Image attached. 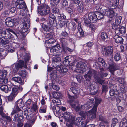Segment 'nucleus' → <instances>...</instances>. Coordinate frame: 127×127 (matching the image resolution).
I'll list each match as a JSON object with an SVG mask.
<instances>
[{"instance_id":"obj_6","label":"nucleus","mask_w":127,"mask_h":127,"mask_svg":"<svg viewBox=\"0 0 127 127\" xmlns=\"http://www.w3.org/2000/svg\"><path fill=\"white\" fill-rule=\"evenodd\" d=\"M70 91L75 95V96H71L69 93H68V97L69 98L71 99L77 98L78 97V95L80 92V90L79 89L74 87L71 88L70 89Z\"/></svg>"},{"instance_id":"obj_51","label":"nucleus","mask_w":127,"mask_h":127,"mask_svg":"<svg viewBox=\"0 0 127 127\" xmlns=\"http://www.w3.org/2000/svg\"><path fill=\"white\" fill-rule=\"evenodd\" d=\"M118 122V120L116 118H115L113 119H112V123L111 125V127H114Z\"/></svg>"},{"instance_id":"obj_30","label":"nucleus","mask_w":127,"mask_h":127,"mask_svg":"<svg viewBox=\"0 0 127 127\" xmlns=\"http://www.w3.org/2000/svg\"><path fill=\"white\" fill-rule=\"evenodd\" d=\"M95 104L93 107L94 109H96L99 104L101 102V99L100 98H95Z\"/></svg>"},{"instance_id":"obj_53","label":"nucleus","mask_w":127,"mask_h":127,"mask_svg":"<svg viewBox=\"0 0 127 127\" xmlns=\"http://www.w3.org/2000/svg\"><path fill=\"white\" fill-rule=\"evenodd\" d=\"M120 54L119 53H116L114 56V59L116 61H118L121 59Z\"/></svg>"},{"instance_id":"obj_62","label":"nucleus","mask_w":127,"mask_h":127,"mask_svg":"<svg viewBox=\"0 0 127 127\" xmlns=\"http://www.w3.org/2000/svg\"><path fill=\"white\" fill-rule=\"evenodd\" d=\"M7 54V53H5V51H4L3 53H1L0 52V58L1 59L5 58Z\"/></svg>"},{"instance_id":"obj_47","label":"nucleus","mask_w":127,"mask_h":127,"mask_svg":"<svg viewBox=\"0 0 127 127\" xmlns=\"http://www.w3.org/2000/svg\"><path fill=\"white\" fill-rule=\"evenodd\" d=\"M56 41L55 39L52 37L48 39V40H46V43H47L48 44H51L53 43Z\"/></svg>"},{"instance_id":"obj_1","label":"nucleus","mask_w":127,"mask_h":127,"mask_svg":"<svg viewBox=\"0 0 127 127\" xmlns=\"http://www.w3.org/2000/svg\"><path fill=\"white\" fill-rule=\"evenodd\" d=\"M38 13L41 16H45L50 12L49 7L46 4L43 3L38 6Z\"/></svg>"},{"instance_id":"obj_18","label":"nucleus","mask_w":127,"mask_h":127,"mask_svg":"<svg viewBox=\"0 0 127 127\" xmlns=\"http://www.w3.org/2000/svg\"><path fill=\"white\" fill-rule=\"evenodd\" d=\"M23 88L21 86L18 87L17 86H15L12 88L11 93L16 95H17L20 90L22 91Z\"/></svg>"},{"instance_id":"obj_31","label":"nucleus","mask_w":127,"mask_h":127,"mask_svg":"<svg viewBox=\"0 0 127 127\" xmlns=\"http://www.w3.org/2000/svg\"><path fill=\"white\" fill-rule=\"evenodd\" d=\"M53 97L56 98H59L61 97L62 95L59 92H54L52 93Z\"/></svg>"},{"instance_id":"obj_42","label":"nucleus","mask_w":127,"mask_h":127,"mask_svg":"<svg viewBox=\"0 0 127 127\" xmlns=\"http://www.w3.org/2000/svg\"><path fill=\"white\" fill-rule=\"evenodd\" d=\"M52 109L53 111L56 112L57 113H60V107L58 106H53Z\"/></svg>"},{"instance_id":"obj_63","label":"nucleus","mask_w":127,"mask_h":127,"mask_svg":"<svg viewBox=\"0 0 127 127\" xmlns=\"http://www.w3.org/2000/svg\"><path fill=\"white\" fill-rule=\"evenodd\" d=\"M45 38H48V39L50 38L53 37V33L51 32L47 33L45 35Z\"/></svg>"},{"instance_id":"obj_35","label":"nucleus","mask_w":127,"mask_h":127,"mask_svg":"<svg viewBox=\"0 0 127 127\" xmlns=\"http://www.w3.org/2000/svg\"><path fill=\"white\" fill-rule=\"evenodd\" d=\"M49 17L50 19H51L52 20L50 19L49 21H54V24L56 25V17H55L54 14L52 13H50L49 15Z\"/></svg>"},{"instance_id":"obj_21","label":"nucleus","mask_w":127,"mask_h":127,"mask_svg":"<svg viewBox=\"0 0 127 127\" xmlns=\"http://www.w3.org/2000/svg\"><path fill=\"white\" fill-rule=\"evenodd\" d=\"M77 27V25L75 23L72 22L69 24L68 28L70 30H71L73 32L74 34L75 33L74 32L76 30Z\"/></svg>"},{"instance_id":"obj_43","label":"nucleus","mask_w":127,"mask_h":127,"mask_svg":"<svg viewBox=\"0 0 127 127\" xmlns=\"http://www.w3.org/2000/svg\"><path fill=\"white\" fill-rule=\"evenodd\" d=\"M16 96V95L11 93L7 97L8 100L9 101H12L14 100Z\"/></svg>"},{"instance_id":"obj_11","label":"nucleus","mask_w":127,"mask_h":127,"mask_svg":"<svg viewBox=\"0 0 127 127\" xmlns=\"http://www.w3.org/2000/svg\"><path fill=\"white\" fill-rule=\"evenodd\" d=\"M51 53L52 54V55L56 57L60 56L61 54L60 49L57 46H53L50 49Z\"/></svg>"},{"instance_id":"obj_24","label":"nucleus","mask_w":127,"mask_h":127,"mask_svg":"<svg viewBox=\"0 0 127 127\" xmlns=\"http://www.w3.org/2000/svg\"><path fill=\"white\" fill-rule=\"evenodd\" d=\"M0 89L2 91L7 93L11 91V88L10 87H8L6 85H2L0 87Z\"/></svg>"},{"instance_id":"obj_27","label":"nucleus","mask_w":127,"mask_h":127,"mask_svg":"<svg viewBox=\"0 0 127 127\" xmlns=\"http://www.w3.org/2000/svg\"><path fill=\"white\" fill-rule=\"evenodd\" d=\"M99 69L100 71L99 72L98 74H97V75H99V76H100L102 78L106 77L108 75V74L104 71L103 68H100Z\"/></svg>"},{"instance_id":"obj_19","label":"nucleus","mask_w":127,"mask_h":127,"mask_svg":"<svg viewBox=\"0 0 127 127\" xmlns=\"http://www.w3.org/2000/svg\"><path fill=\"white\" fill-rule=\"evenodd\" d=\"M88 17L90 20L93 22H95L97 20L96 16L95 13L94 12L90 13L88 15Z\"/></svg>"},{"instance_id":"obj_41","label":"nucleus","mask_w":127,"mask_h":127,"mask_svg":"<svg viewBox=\"0 0 127 127\" xmlns=\"http://www.w3.org/2000/svg\"><path fill=\"white\" fill-rule=\"evenodd\" d=\"M60 39L61 41L62 46L63 48H64L66 45V39L65 38L62 37L60 38Z\"/></svg>"},{"instance_id":"obj_33","label":"nucleus","mask_w":127,"mask_h":127,"mask_svg":"<svg viewBox=\"0 0 127 127\" xmlns=\"http://www.w3.org/2000/svg\"><path fill=\"white\" fill-rule=\"evenodd\" d=\"M89 121V120L86 121H83V122H79L76 123V125L78 127H84Z\"/></svg>"},{"instance_id":"obj_54","label":"nucleus","mask_w":127,"mask_h":127,"mask_svg":"<svg viewBox=\"0 0 127 127\" xmlns=\"http://www.w3.org/2000/svg\"><path fill=\"white\" fill-rule=\"evenodd\" d=\"M26 71H20L19 72V75L21 76L25 77H26Z\"/></svg>"},{"instance_id":"obj_4","label":"nucleus","mask_w":127,"mask_h":127,"mask_svg":"<svg viewBox=\"0 0 127 127\" xmlns=\"http://www.w3.org/2000/svg\"><path fill=\"white\" fill-rule=\"evenodd\" d=\"M7 71L5 70H0V83L5 84L8 82V80L6 77Z\"/></svg>"},{"instance_id":"obj_44","label":"nucleus","mask_w":127,"mask_h":127,"mask_svg":"<svg viewBox=\"0 0 127 127\" xmlns=\"http://www.w3.org/2000/svg\"><path fill=\"white\" fill-rule=\"evenodd\" d=\"M122 19V17L119 16L117 17L116 18L115 23L117 25H120Z\"/></svg>"},{"instance_id":"obj_16","label":"nucleus","mask_w":127,"mask_h":127,"mask_svg":"<svg viewBox=\"0 0 127 127\" xmlns=\"http://www.w3.org/2000/svg\"><path fill=\"white\" fill-rule=\"evenodd\" d=\"M97 72L94 70L92 69L89 71L88 73L85 75L84 77L86 79L89 80L93 75H97Z\"/></svg>"},{"instance_id":"obj_8","label":"nucleus","mask_w":127,"mask_h":127,"mask_svg":"<svg viewBox=\"0 0 127 127\" xmlns=\"http://www.w3.org/2000/svg\"><path fill=\"white\" fill-rule=\"evenodd\" d=\"M103 15L107 16L109 17L111 19L116 15V13L114 12L112 10L107 9H104L103 10Z\"/></svg>"},{"instance_id":"obj_10","label":"nucleus","mask_w":127,"mask_h":127,"mask_svg":"<svg viewBox=\"0 0 127 127\" xmlns=\"http://www.w3.org/2000/svg\"><path fill=\"white\" fill-rule=\"evenodd\" d=\"M78 32L76 34L74 33V35L78 38H81L84 36V32L83 31L81 23H78L77 27Z\"/></svg>"},{"instance_id":"obj_23","label":"nucleus","mask_w":127,"mask_h":127,"mask_svg":"<svg viewBox=\"0 0 127 127\" xmlns=\"http://www.w3.org/2000/svg\"><path fill=\"white\" fill-rule=\"evenodd\" d=\"M57 69L58 70H59L60 73L63 74H64L67 72L68 70V69L64 67L61 65L57 67Z\"/></svg>"},{"instance_id":"obj_39","label":"nucleus","mask_w":127,"mask_h":127,"mask_svg":"<svg viewBox=\"0 0 127 127\" xmlns=\"http://www.w3.org/2000/svg\"><path fill=\"white\" fill-rule=\"evenodd\" d=\"M119 28L118 31V33L117 34H119L120 33L122 34L125 33L126 30L125 28L124 27L120 26Z\"/></svg>"},{"instance_id":"obj_38","label":"nucleus","mask_w":127,"mask_h":127,"mask_svg":"<svg viewBox=\"0 0 127 127\" xmlns=\"http://www.w3.org/2000/svg\"><path fill=\"white\" fill-rule=\"evenodd\" d=\"M60 1V0H50L51 6H57Z\"/></svg>"},{"instance_id":"obj_13","label":"nucleus","mask_w":127,"mask_h":127,"mask_svg":"<svg viewBox=\"0 0 127 127\" xmlns=\"http://www.w3.org/2000/svg\"><path fill=\"white\" fill-rule=\"evenodd\" d=\"M16 22V19L8 18L6 20L5 23L6 25L8 26L11 27L14 26V23Z\"/></svg>"},{"instance_id":"obj_48","label":"nucleus","mask_w":127,"mask_h":127,"mask_svg":"<svg viewBox=\"0 0 127 127\" xmlns=\"http://www.w3.org/2000/svg\"><path fill=\"white\" fill-rule=\"evenodd\" d=\"M86 121L85 120H84L83 118L81 117H78L75 120V123L79 122H83V121Z\"/></svg>"},{"instance_id":"obj_2","label":"nucleus","mask_w":127,"mask_h":127,"mask_svg":"<svg viewBox=\"0 0 127 127\" xmlns=\"http://www.w3.org/2000/svg\"><path fill=\"white\" fill-rule=\"evenodd\" d=\"M14 111H12L11 113V117L13 119L14 122H20L21 120L23 118V112L21 111L19 113L15 112Z\"/></svg>"},{"instance_id":"obj_5","label":"nucleus","mask_w":127,"mask_h":127,"mask_svg":"<svg viewBox=\"0 0 127 127\" xmlns=\"http://www.w3.org/2000/svg\"><path fill=\"white\" fill-rule=\"evenodd\" d=\"M102 53L105 56H108L111 55L113 52V48L111 46L102 47Z\"/></svg>"},{"instance_id":"obj_60","label":"nucleus","mask_w":127,"mask_h":127,"mask_svg":"<svg viewBox=\"0 0 127 127\" xmlns=\"http://www.w3.org/2000/svg\"><path fill=\"white\" fill-rule=\"evenodd\" d=\"M88 27L91 30L94 31L95 30L96 26L94 24L91 23Z\"/></svg>"},{"instance_id":"obj_61","label":"nucleus","mask_w":127,"mask_h":127,"mask_svg":"<svg viewBox=\"0 0 127 127\" xmlns=\"http://www.w3.org/2000/svg\"><path fill=\"white\" fill-rule=\"evenodd\" d=\"M84 22L86 26L88 27L91 24V22L87 18L84 19Z\"/></svg>"},{"instance_id":"obj_12","label":"nucleus","mask_w":127,"mask_h":127,"mask_svg":"<svg viewBox=\"0 0 127 127\" xmlns=\"http://www.w3.org/2000/svg\"><path fill=\"white\" fill-rule=\"evenodd\" d=\"M15 5L17 8L26 9L27 6L24 1H16L15 2Z\"/></svg>"},{"instance_id":"obj_26","label":"nucleus","mask_w":127,"mask_h":127,"mask_svg":"<svg viewBox=\"0 0 127 127\" xmlns=\"http://www.w3.org/2000/svg\"><path fill=\"white\" fill-rule=\"evenodd\" d=\"M12 80L19 83L21 85H23L24 83V82L20 77H14L12 78Z\"/></svg>"},{"instance_id":"obj_58","label":"nucleus","mask_w":127,"mask_h":127,"mask_svg":"<svg viewBox=\"0 0 127 127\" xmlns=\"http://www.w3.org/2000/svg\"><path fill=\"white\" fill-rule=\"evenodd\" d=\"M66 10L70 14H72L73 13V10L70 6L67 7Z\"/></svg>"},{"instance_id":"obj_52","label":"nucleus","mask_w":127,"mask_h":127,"mask_svg":"<svg viewBox=\"0 0 127 127\" xmlns=\"http://www.w3.org/2000/svg\"><path fill=\"white\" fill-rule=\"evenodd\" d=\"M79 114L81 116L83 117L84 119L86 118L87 114L86 112L83 111H80L79 113Z\"/></svg>"},{"instance_id":"obj_57","label":"nucleus","mask_w":127,"mask_h":127,"mask_svg":"<svg viewBox=\"0 0 127 127\" xmlns=\"http://www.w3.org/2000/svg\"><path fill=\"white\" fill-rule=\"evenodd\" d=\"M41 108V109L39 110V111L41 113H45L46 112V106L45 105L43 106Z\"/></svg>"},{"instance_id":"obj_46","label":"nucleus","mask_w":127,"mask_h":127,"mask_svg":"<svg viewBox=\"0 0 127 127\" xmlns=\"http://www.w3.org/2000/svg\"><path fill=\"white\" fill-rule=\"evenodd\" d=\"M20 107L19 106H18L17 105H16L14 107V108L12 111H14L15 112H18L19 113V112L21 111H22L21 110Z\"/></svg>"},{"instance_id":"obj_15","label":"nucleus","mask_w":127,"mask_h":127,"mask_svg":"<svg viewBox=\"0 0 127 127\" xmlns=\"http://www.w3.org/2000/svg\"><path fill=\"white\" fill-rule=\"evenodd\" d=\"M96 110V109L93 108L91 110L88 111L87 115L90 120H93L95 118Z\"/></svg>"},{"instance_id":"obj_20","label":"nucleus","mask_w":127,"mask_h":127,"mask_svg":"<svg viewBox=\"0 0 127 127\" xmlns=\"http://www.w3.org/2000/svg\"><path fill=\"white\" fill-rule=\"evenodd\" d=\"M114 38L116 43H120L121 44H123L124 39L122 37L119 36L118 35H115L114 37Z\"/></svg>"},{"instance_id":"obj_29","label":"nucleus","mask_w":127,"mask_h":127,"mask_svg":"<svg viewBox=\"0 0 127 127\" xmlns=\"http://www.w3.org/2000/svg\"><path fill=\"white\" fill-rule=\"evenodd\" d=\"M84 7L85 3L83 2H81L77 7V10L80 12H82L83 10Z\"/></svg>"},{"instance_id":"obj_36","label":"nucleus","mask_w":127,"mask_h":127,"mask_svg":"<svg viewBox=\"0 0 127 127\" xmlns=\"http://www.w3.org/2000/svg\"><path fill=\"white\" fill-rule=\"evenodd\" d=\"M31 108L33 110L35 113L38 112V106L36 103H34L32 104V105L31 106Z\"/></svg>"},{"instance_id":"obj_9","label":"nucleus","mask_w":127,"mask_h":127,"mask_svg":"<svg viewBox=\"0 0 127 127\" xmlns=\"http://www.w3.org/2000/svg\"><path fill=\"white\" fill-rule=\"evenodd\" d=\"M12 34L6 30L3 29L0 34V37L3 38L5 39H10L12 36Z\"/></svg>"},{"instance_id":"obj_17","label":"nucleus","mask_w":127,"mask_h":127,"mask_svg":"<svg viewBox=\"0 0 127 127\" xmlns=\"http://www.w3.org/2000/svg\"><path fill=\"white\" fill-rule=\"evenodd\" d=\"M94 77L96 82L97 83L102 85L105 83V80L102 78H100L98 75H95L94 76Z\"/></svg>"},{"instance_id":"obj_3","label":"nucleus","mask_w":127,"mask_h":127,"mask_svg":"<svg viewBox=\"0 0 127 127\" xmlns=\"http://www.w3.org/2000/svg\"><path fill=\"white\" fill-rule=\"evenodd\" d=\"M56 25L54 24V21H50L47 24L42 23V26L43 29L44 31L52 32L53 31V27Z\"/></svg>"},{"instance_id":"obj_64","label":"nucleus","mask_w":127,"mask_h":127,"mask_svg":"<svg viewBox=\"0 0 127 127\" xmlns=\"http://www.w3.org/2000/svg\"><path fill=\"white\" fill-rule=\"evenodd\" d=\"M68 35V34L65 31H64L61 33V34L60 38L61 37V36L63 37H66Z\"/></svg>"},{"instance_id":"obj_45","label":"nucleus","mask_w":127,"mask_h":127,"mask_svg":"<svg viewBox=\"0 0 127 127\" xmlns=\"http://www.w3.org/2000/svg\"><path fill=\"white\" fill-rule=\"evenodd\" d=\"M16 105L20 108H22L24 106L23 102L21 99L18 100L17 101Z\"/></svg>"},{"instance_id":"obj_32","label":"nucleus","mask_w":127,"mask_h":127,"mask_svg":"<svg viewBox=\"0 0 127 127\" xmlns=\"http://www.w3.org/2000/svg\"><path fill=\"white\" fill-rule=\"evenodd\" d=\"M120 25H117L115 23H114L112 25V28L115 30V32L116 33L118 34V30L120 27Z\"/></svg>"},{"instance_id":"obj_56","label":"nucleus","mask_w":127,"mask_h":127,"mask_svg":"<svg viewBox=\"0 0 127 127\" xmlns=\"http://www.w3.org/2000/svg\"><path fill=\"white\" fill-rule=\"evenodd\" d=\"M52 12L54 13L59 14L60 13L59 9L57 7H54L52 9Z\"/></svg>"},{"instance_id":"obj_28","label":"nucleus","mask_w":127,"mask_h":127,"mask_svg":"<svg viewBox=\"0 0 127 127\" xmlns=\"http://www.w3.org/2000/svg\"><path fill=\"white\" fill-rule=\"evenodd\" d=\"M93 104L91 102H90L87 104H85L84 105H82V109L87 110L90 108L92 107Z\"/></svg>"},{"instance_id":"obj_34","label":"nucleus","mask_w":127,"mask_h":127,"mask_svg":"<svg viewBox=\"0 0 127 127\" xmlns=\"http://www.w3.org/2000/svg\"><path fill=\"white\" fill-rule=\"evenodd\" d=\"M95 14L96 16L97 20H100L102 19L103 17V13L100 12H96Z\"/></svg>"},{"instance_id":"obj_37","label":"nucleus","mask_w":127,"mask_h":127,"mask_svg":"<svg viewBox=\"0 0 127 127\" xmlns=\"http://www.w3.org/2000/svg\"><path fill=\"white\" fill-rule=\"evenodd\" d=\"M101 37L102 41L107 40L108 36L107 34L104 32H102L101 34Z\"/></svg>"},{"instance_id":"obj_25","label":"nucleus","mask_w":127,"mask_h":127,"mask_svg":"<svg viewBox=\"0 0 127 127\" xmlns=\"http://www.w3.org/2000/svg\"><path fill=\"white\" fill-rule=\"evenodd\" d=\"M9 42L10 41L9 40H5L4 43L3 45V47L5 48L7 51L12 45L11 44L9 43Z\"/></svg>"},{"instance_id":"obj_50","label":"nucleus","mask_w":127,"mask_h":127,"mask_svg":"<svg viewBox=\"0 0 127 127\" xmlns=\"http://www.w3.org/2000/svg\"><path fill=\"white\" fill-rule=\"evenodd\" d=\"M109 69L110 72L113 75H114V72L116 70L113 64L110 65Z\"/></svg>"},{"instance_id":"obj_40","label":"nucleus","mask_w":127,"mask_h":127,"mask_svg":"<svg viewBox=\"0 0 127 127\" xmlns=\"http://www.w3.org/2000/svg\"><path fill=\"white\" fill-rule=\"evenodd\" d=\"M58 20L60 21H63L64 19H66V16L63 14H59V15L57 17Z\"/></svg>"},{"instance_id":"obj_59","label":"nucleus","mask_w":127,"mask_h":127,"mask_svg":"<svg viewBox=\"0 0 127 127\" xmlns=\"http://www.w3.org/2000/svg\"><path fill=\"white\" fill-rule=\"evenodd\" d=\"M67 25V23L64 20L60 21L59 24V26L60 28H62L65 25Z\"/></svg>"},{"instance_id":"obj_7","label":"nucleus","mask_w":127,"mask_h":127,"mask_svg":"<svg viewBox=\"0 0 127 127\" xmlns=\"http://www.w3.org/2000/svg\"><path fill=\"white\" fill-rule=\"evenodd\" d=\"M76 66L77 71L80 73H83L85 69L87 68L86 64L82 62H78L76 65Z\"/></svg>"},{"instance_id":"obj_55","label":"nucleus","mask_w":127,"mask_h":127,"mask_svg":"<svg viewBox=\"0 0 127 127\" xmlns=\"http://www.w3.org/2000/svg\"><path fill=\"white\" fill-rule=\"evenodd\" d=\"M76 78L77 80L80 83H81L83 79L82 75H76Z\"/></svg>"},{"instance_id":"obj_22","label":"nucleus","mask_w":127,"mask_h":127,"mask_svg":"<svg viewBox=\"0 0 127 127\" xmlns=\"http://www.w3.org/2000/svg\"><path fill=\"white\" fill-rule=\"evenodd\" d=\"M98 88L95 85H92L90 87V93L92 95L95 94L98 91Z\"/></svg>"},{"instance_id":"obj_14","label":"nucleus","mask_w":127,"mask_h":127,"mask_svg":"<svg viewBox=\"0 0 127 127\" xmlns=\"http://www.w3.org/2000/svg\"><path fill=\"white\" fill-rule=\"evenodd\" d=\"M107 6L112 9H115L117 7L118 4V1L116 0H113L109 3H106Z\"/></svg>"},{"instance_id":"obj_49","label":"nucleus","mask_w":127,"mask_h":127,"mask_svg":"<svg viewBox=\"0 0 127 127\" xmlns=\"http://www.w3.org/2000/svg\"><path fill=\"white\" fill-rule=\"evenodd\" d=\"M61 58L59 56H57L56 57H54L53 58L52 61L53 62H58L61 61Z\"/></svg>"}]
</instances>
